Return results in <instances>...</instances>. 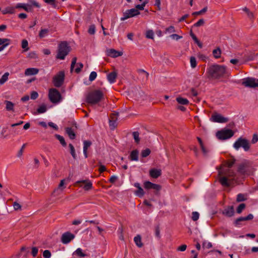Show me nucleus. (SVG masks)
Listing matches in <instances>:
<instances>
[{"instance_id":"nucleus-1","label":"nucleus","mask_w":258,"mask_h":258,"mask_svg":"<svg viewBox=\"0 0 258 258\" xmlns=\"http://www.w3.org/2000/svg\"><path fill=\"white\" fill-rule=\"evenodd\" d=\"M207 73L210 79H219L228 74L226 67L218 64L211 66Z\"/></svg>"},{"instance_id":"nucleus-2","label":"nucleus","mask_w":258,"mask_h":258,"mask_svg":"<svg viewBox=\"0 0 258 258\" xmlns=\"http://www.w3.org/2000/svg\"><path fill=\"white\" fill-rule=\"evenodd\" d=\"M104 97L103 93L100 90H95L88 93L86 97V102L91 105L99 103Z\"/></svg>"},{"instance_id":"nucleus-3","label":"nucleus","mask_w":258,"mask_h":258,"mask_svg":"<svg viewBox=\"0 0 258 258\" xmlns=\"http://www.w3.org/2000/svg\"><path fill=\"white\" fill-rule=\"evenodd\" d=\"M71 51V47L67 41H61L58 46V51L56 57L64 59Z\"/></svg>"},{"instance_id":"nucleus-4","label":"nucleus","mask_w":258,"mask_h":258,"mask_svg":"<svg viewBox=\"0 0 258 258\" xmlns=\"http://www.w3.org/2000/svg\"><path fill=\"white\" fill-rule=\"evenodd\" d=\"M233 147L237 150L242 147L245 151H248L250 149V145L248 140L240 137L234 143Z\"/></svg>"},{"instance_id":"nucleus-5","label":"nucleus","mask_w":258,"mask_h":258,"mask_svg":"<svg viewBox=\"0 0 258 258\" xmlns=\"http://www.w3.org/2000/svg\"><path fill=\"white\" fill-rule=\"evenodd\" d=\"M234 132L230 129L224 128L219 131L216 133L217 138L221 140L228 139L234 135Z\"/></svg>"},{"instance_id":"nucleus-6","label":"nucleus","mask_w":258,"mask_h":258,"mask_svg":"<svg viewBox=\"0 0 258 258\" xmlns=\"http://www.w3.org/2000/svg\"><path fill=\"white\" fill-rule=\"evenodd\" d=\"M48 96L50 101L53 103H57L61 99L60 93L57 89L54 88L49 89Z\"/></svg>"},{"instance_id":"nucleus-7","label":"nucleus","mask_w":258,"mask_h":258,"mask_svg":"<svg viewBox=\"0 0 258 258\" xmlns=\"http://www.w3.org/2000/svg\"><path fill=\"white\" fill-rule=\"evenodd\" d=\"M64 80V73L60 71L53 78L52 82L56 87H60L63 84Z\"/></svg>"},{"instance_id":"nucleus-8","label":"nucleus","mask_w":258,"mask_h":258,"mask_svg":"<svg viewBox=\"0 0 258 258\" xmlns=\"http://www.w3.org/2000/svg\"><path fill=\"white\" fill-rule=\"evenodd\" d=\"M250 171V166L247 162L239 164L237 168V172L242 175L249 174Z\"/></svg>"},{"instance_id":"nucleus-9","label":"nucleus","mask_w":258,"mask_h":258,"mask_svg":"<svg viewBox=\"0 0 258 258\" xmlns=\"http://www.w3.org/2000/svg\"><path fill=\"white\" fill-rule=\"evenodd\" d=\"M140 14V12L135 8L127 10L123 13V17L121 18V20L124 21L128 18L138 16Z\"/></svg>"},{"instance_id":"nucleus-10","label":"nucleus","mask_w":258,"mask_h":258,"mask_svg":"<svg viewBox=\"0 0 258 258\" xmlns=\"http://www.w3.org/2000/svg\"><path fill=\"white\" fill-rule=\"evenodd\" d=\"M242 85L249 88L258 87V79L253 78H247L243 81Z\"/></svg>"},{"instance_id":"nucleus-11","label":"nucleus","mask_w":258,"mask_h":258,"mask_svg":"<svg viewBox=\"0 0 258 258\" xmlns=\"http://www.w3.org/2000/svg\"><path fill=\"white\" fill-rule=\"evenodd\" d=\"M211 120L215 122L224 123L228 121V118L218 113L214 112L211 116Z\"/></svg>"},{"instance_id":"nucleus-12","label":"nucleus","mask_w":258,"mask_h":258,"mask_svg":"<svg viewBox=\"0 0 258 258\" xmlns=\"http://www.w3.org/2000/svg\"><path fill=\"white\" fill-rule=\"evenodd\" d=\"M75 238V235L70 232L64 233L61 237V241L63 244H68Z\"/></svg>"},{"instance_id":"nucleus-13","label":"nucleus","mask_w":258,"mask_h":258,"mask_svg":"<svg viewBox=\"0 0 258 258\" xmlns=\"http://www.w3.org/2000/svg\"><path fill=\"white\" fill-rule=\"evenodd\" d=\"M253 218V216L252 214H248L246 217H240L237 219H236L234 223L235 226H237L241 224V222H243L245 221L251 220Z\"/></svg>"},{"instance_id":"nucleus-14","label":"nucleus","mask_w":258,"mask_h":258,"mask_svg":"<svg viewBox=\"0 0 258 258\" xmlns=\"http://www.w3.org/2000/svg\"><path fill=\"white\" fill-rule=\"evenodd\" d=\"M223 174L227 177L232 178L233 180L235 179L234 178L236 175L235 172L233 170L230 169H222L219 172V174Z\"/></svg>"},{"instance_id":"nucleus-15","label":"nucleus","mask_w":258,"mask_h":258,"mask_svg":"<svg viewBox=\"0 0 258 258\" xmlns=\"http://www.w3.org/2000/svg\"><path fill=\"white\" fill-rule=\"evenodd\" d=\"M224 216L227 217H231L234 215V210L233 206H228L226 207L222 212Z\"/></svg>"},{"instance_id":"nucleus-16","label":"nucleus","mask_w":258,"mask_h":258,"mask_svg":"<svg viewBox=\"0 0 258 258\" xmlns=\"http://www.w3.org/2000/svg\"><path fill=\"white\" fill-rule=\"evenodd\" d=\"M122 54V52L117 51L114 49H110L107 50V55L112 57H117L121 56Z\"/></svg>"},{"instance_id":"nucleus-17","label":"nucleus","mask_w":258,"mask_h":258,"mask_svg":"<svg viewBox=\"0 0 258 258\" xmlns=\"http://www.w3.org/2000/svg\"><path fill=\"white\" fill-rule=\"evenodd\" d=\"M66 133L68 135L69 138L71 140H74L76 137V135L75 133L74 129L71 127H67L65 128Z\"/></svg>"},{"instance_id":"nucleus-18","label":"nucleus","mask_w":258,"mask_h":258,"mask_svg":"<svg viewBox=\"0 0 258 258\" xmlns=\"http://www.w3.org/2000/svg\"><path fill=\"white\" fill-rule=\"evenodd\" d=\"M134 186L138 188V190H136L135 194L139 197H142L145 194L143 189L140 185L139 183L136 182L134 184Z\"/></svg>"},{"instance_id":"nucleus-19","label":"nucleus","mask_w":258,"mask_h":258,"mask_svg":"<svg viewBox=\"0 0 258 258\" xmlns=\"http://www.w3.org/2000/svg\"><path fill=\"white\" fill-rule=\"evenodd\" d=\"M117 75V74L115 71L112 72L108 74L107 80L110 83H113L115 82Z\"/></svg>"},{"instance_id":"nucleus-20","label":"nucleus","mask_w":258,"mask_h":258,"mask_svg":"<svg viewBox=\"0 0 258 258\" xmlns=\"http://www.w3.org/2000/svg\"><path fill=\"white\" fill-rule=\"evenodd\" d=\"M161 175V170L156 169H152L150 170V175L154 178H157Z\"/></svg>"},{"instance_id":"nucleus-21","label":"nucleus","mask_w":258,"mask_h":258,"mask_svg":"<svg viewBox=\"0 0 258 258\" xmlns=\"http://www.w3.org/2000/svg\"><path fill=\"white\" fill-rule=\"evenodd\" d=\"M39 70L37 68H28L25 71V75L26 76L35 75L38 74Z\"/></svg>"},{"instance_id":"nucleus-22","label":"nucleus","mask_w":258,"mask_h":258,"mask_svg":"<svg viewBox=\"0 0 258 258\" xmlns=\"http://www.w3.org/2000/svg\"><path fill=\"white\" fill-rule=\"evenodd\" d=\"M129 158L131 161H138L139 159V151L136 149L132 151L129 156Z\"/></svg>"},{"instance_id":"nucleus-23","label":"nucleus","mask_w":258,"mask_h":258,"mask_svg":"<svg viewBox=\"0 0 258 258\" xmlns=\"http://www.w3.org/2000/svg\"><path fill=\"white\" fill-rule=\"evenodd\" d=\"M64 179L61 180L58 185V188L54 190L53 194L54 195V196H58L62 191V190L64 188V187L62 188L61 187L64 185Z\"/></svg>"},{"instance_id":"nucleus-24","label":"nucleus","mask_w":258,"mask_h":258,"mask_svg":"<svg viewBox=\"0 0 258 258\" xmlns=\"http://www.w3.org/2000/svg\"><path fill=\"white\" fill-rule=\"evenodd\" d=\"M5 104H6V109L7 111H14V104L10 101L6 100L5 101Z\"/></svg>"},{"instance_id":"nucleus-25","label":"nucleus","mask_w":258,"mask_h":258,"mask_svg":"<svg viewBox=\"0 0 258 258\" xmlns=\"http://www.w3.org/2000/svg\"><path fill=\"white\" fill-rule=\"evenodd\" d=\"M219 181L222 185L226 187L230 186V183L228 182L227 177L226 176L221 177L219 179Z\"/></svg>"},{"instance_id":"nucleus-26","label":"nucleus","mask_w":258,"mask_h":258,"mask_svg":"<svg viewBox=\"0 0 258 258\" xmlns=\"http://www.w3.org/2000/svg\"><path fill=\"white\" fill-rule=\"evenodd\" d=\"M77 183H86L84 186L85 190H89L92 188V183L90 181L86 182V180L78 181Z\"/></svg>"},{"instance_id":"nucleus-27","label":"nucleus","mask_w":258,"mask_h":258,"mask_svg":"<svg viewBox=\"0 0 258 258\" xmlns=\"http://www.w3.org/2000/svg\"><path fill=\"white\" fill-rule=\"evenodd\" d=\"M134 241L139 247H142L143 246V244L142 242L141 236L140 235H138L134 238Z\"/></svg>"},{"instance_id":"nucleus-28","label":"nucleus","mask_w":258,"mask_h":258,"mask_svg":"<svg viewBox=\"0 0 258 258\" xmlns=\"http://www.w3.org/2000/svg\"><path fill=\"white\" fill-rule=\"evenodd\" d=\"M190 35L192 37V39L194 40L195 42L197 44L198 46L200 48H202V43L199 40L197 36L192 33L191 30H190Z\"/></svg>"},{"instance_id":"nucleus-29","label":"nucleus","mask_w":258,"mask_h":258,"mask_svg":"<svg viewBox=\"0 0 258 258\" xmlns=\"http://www.w3.org/2000/svg\"><path fill=\"white\" fill-rule=\"evenodd\" d=\"M235 162V159L232 157L231 159L228 160L225 162L224 166L230 168L234 165Z\"/></svg>"},{"instance_id":"nucleus-30","label":"nucleus","mask_w":258,"mask_h":258,"mask_svg":"<svg viewBox=\"0 0 258 258\" xmlns=\"http://www.w3.org/2000/svg\"><path fill=\"white\" fill-rule=\"evenodd\" d=\"M73 255H76L79 257H83L86 256V254L83 252L82 250L80 248H77L74 252Z\"/></svg>"},{"instance_id":"nucleus-31","label":"nucleus","mask_w":258,"mask_h":258,"mask_svg":"<svg viewBox=\"0 0 258 258\" xmlns=\"http://www.w3.org/2000/svg\"><path fill=\"white\" fill-rule=\"evenodd\" d=\"M176 100L179 104L181 105H187L189 103V101L187 99L181 97H177Z\"/></svg>"},{"instance_id":"nucleus-32","label":"nucleus","mask_w":258,"mask_h":258,"mask_svg":"<svg viewBox=\"0 0 258 258\" xmlns=\"http://www.w3.org/2000/svg\"><path fill=\"white\" fill-rule=\"evenodd\" d=\"M54 136L59 141L60 143L63 147H66L67 146V143L62 136L58 134H55Z\"/></svg>"},{"instance_id":"nucleus-33","label":"nucleus","mask_w":258,"mask_h":258,"mask_svg":"<svg viewBox=\"0 0 258 258\" xmlns=\"http://www.w3.org/2000/svg\"><path fill=\"white\" fill-rule=\"evenodd\" d=\"M213 54L215 58H219L221 56V50L219 47L213 50Z\"/></svg>"},{"instance_id":"nucleus-34","label":"nucleus","mask_w":258,"mask_h":258,"mask_svg":"<svg viewBox=\"0 0 258 258\" xmlns=\"http://www.w3.org/2000/svg\"><path fill=\"white\" fill-rule=\"evenodd\" d=\"M69 147L70 149V153L74 159L76 160L77 159V155L76 154V151L74 147L72 144H70L69 145Z\"/></svg>"},{"instance_id":"nucleus-35","label":"nucleus","mask_w":258,"mask_h":258,"mask_svg":"<svg viewBox=\"0 0 258 258\" xmlns=\"http://www.w3.org/2000/svg\"><path fill=\"white\" fill-rule=\"evenodd\" d=\"M9 73L8 72L5 73L2 78L0 79V85L4 84L8 79Z\"/></svg>"},{"instance_id":"nucleus-36","label":"nucleus","mask_w":258,"mask_h":258,"mask_svg":"<svg viewBox=\"0 0 258 258\" xmlns=\"http://www.w3.org/2000/svg\"><path fill=\"white\" fill-rule=\"evenodd\" d=\"M246 200H247V198L246 197V195H245L244 194H239L237 196L236 201L237 202H240L245 201Z\"/></svg>"},{"instance_id":"nucleus-37","label":"nucleus","mask_w":258,"mask_h":258,"mask_svg":"<svg viewBox=\"0 0 258 258\" xmlns=\"http://www.w3.org/2000/svg\"><path fill=\"white\" fill-rule=\"evenodd\" d=\"M47 108L46 105L44 104H42L37 108V112L38 113H43L45 112Z\"/></svg>"},{"instance_id":"nucleus-38","label":"nucleus","mask_w":258,"mask_h":258,"mask_svg":"<svg viewBox=\"0 0 258 258\" xmlns=\"http://www.w3.org/2000/svg\"><path fill=\"white\" fill-rule=\"evenodd\" d=\"M49 30L47 29H41L39 33V36L40 38H43L48 33Z\"/></svg>"},{"instance_id":"nucleus-39","label":"nucleus","mask_w":258,"mask_h":258,"mask_svg":"<svg viewBox=\"0 0 258 258\" xmlns=\"http://www.w3.org/2000/svg\"><path fill=\"white\" fill-rule=\"evenodd\" d=\"M151 153V150L149 148L143 150L141 152V156L143 158L147 157Z\"/></svg>"},{"instance_id":"nucleus-40","label":"nucleus","mask_w":258,"mask_h":258,"mask_svg":"<svg viewBox=\"0 0 258 258\" xmlns=\"http://www.w3.org/2000/svg\"><path fill=\"white\" fill-rule=\"evenodd\" d=\"M190 64L192 68H195L197 67V60L195 57L191 56L190 57Z\"/></svg>"},{"instance_id":"nucleus-41","label":"nucleus","mask_w":258,"mask_h":258,"mask_svg":"<svg viewBox=\"0 0 258 258\" xmlns=\"http://www.w3.org/2000/svg\"><path fill=\"white\" fill-rule=\"evenodd\" d=\"M83 150H88V148H89L92 145V142L90 141L85 140L83 142Z\"/></svg>"},{"instance_id":"nucleus-42","label":"nucleus","mask_w":258,"mask_h":258,"mask_svg":"<svg viewBox=\"0 0 258 258\" xmlns=\"http://www.w3.org/2000/svg\"><path fill=\"white\" fill-rule=\"evenodd\" d=\"M246 205L244 203L240 204L236 209V212L240 214L242 211L245 208Z\"/></svg>"},{"instance_id":"nucleus-43","label":"nucleus","mask_w":258,"mask_h":258,"mask_svg":"<svg viewBox=\"0 0 258 258\" xmlns=\"http://www.w3.org/2000/svg\"><path fill=\"white\" fill-rule=\"evenodd\" d=\"M205 24V20L203 19H200L197 23L194 24L192 27H199L203 26Z\"/></svg>"},{"instance_id":"nucleus-44","label":"nucleus","mask_w":258,"mask_h":258,"mask_svg":"<svg viewBox=\"0 0 258 258\" xmlns=\"http://www.w3.org/2000/svg\"><path fill=\"white\" fill-rule=\"evenodd\" d=\"M22 47L24 49V51H28L29 49L28 42L27 40L23 39L22 41Z\"/></svg>"},{"instance_id":"nucleus-45","label":"nucleus","mask_w":258,"mask_h":258,"mask_svg":"<svg viewBox=\"0 0 258 258\" xmlns=\"http://www.w3.org/2000/svg\"><path fill=\"white\" fill-rule=\"evenodd\" d=\"M207 9H208L207 7H205L200 11L193 12L192 13V15L197 16V15H201V14H204L205 12H206L207 11Z\"/></svg>"},{"instance_id":"nucleus-46","label":"nucleus","mask_w":258,"mask_h":258,"mask_svg":"<svg viewBox=\"0 0 258 258\" xmlns=\"http://www.w3.org/2000/svg\"><path fill=\"white\" fill-rule=\"evenodd\" d=\"M154 32L152 30H149L147 31L146 33V37L149 39H154Z\"/></svg>"},{"instance_id":"nucleus-47","label":"nucleus","mask_w":258,"mask_h":258,"mask_svg":"<svg viewBox=\"0 0 258 258\" xmlns=\"http://www.w3.org/2000/svg\"><path fill=\"white\" fill-rule=\"evenodd\" d=\"M133 135L135 142L137 144H139L140 141V139L139 138V133L138 132H134L133 133Z\"/></svg>"},{"instance_id":"nucleus-48","label":"nucleus","mask_w":258,"mask_h":258,"mask_svg":"<svg viewBox=\"0 0 258 258\" xmlns=\"http://www.w3.org/2000/svg\"><path fill=\"white\" fill-rule=\"evenodd\" d=\"M26 4L18 3V4H16V6H15V9H22L25 10V9L26 7Z\"/></svg>"},{"instance_id":"nucleus-49","label":"nucleus","mask_w":258,"mask_h":258,"mask_svg":"<svg viewBox=\"0 0 258 258\" xmlns=\"http://www.w3.org/2000/svg\"><path fill=\"white\" fill-rule=\"evenodd\" d=\"M95 26L94 25H91L88 29V33L91 35H93L95 33Z\"/></svg>"},{"instance_id":"nucleus-50","label":"nucleus","mask_w":258,"mask_h":258,"mask_svg":"<svg viewBox=\"0 0 258 258\" xmlns=\"http://www.w3.org/2000/svg\"><path fill=\"white\" fill-rule=\"evenodd\" d=\"M43 256L44 258H50L51 253L49 250H45L43 252Z\"/></svg>"},{"instance_id":"nucleus-51","label":"nucleus","mask_w":258,"mask_h":258,"mask_svg":"<svg viewBox=\"0 0 258 258\" xmlns=\"http://www.w3.org/2000/svg\"><path fill=\"white\" fill-rule=\"evenodd\" d=\"M97 77V73L96 72H92L89 76V81L92 82L94 81Z\"/></svg>"},{"instance_id":"nucleus-52","label":"nucleus","mask_w":258,"mask_h":258,"mask_svg":"<svg viewBox=\"0 0 258 258\" xmlns=\"http://www.w3.org/2000/svg\"><path fill=\"white\" fill-rule=\"evenodd\" d=\"M199 218V214L197 212H193L192 213V220L194 221H196L198 220Z\"/></svg>"},{"instance_id":"nucleus-53","label":"nucleus","mask_w":258,"mask_h":258,"mask_svg":"<svg viewBox=\"0 0 258 258\" xmlns=\"http://www.w3.org/2000/svg\"><path fill=\"white\" fill-rule=\"evenodd\" d=\"M109 125L111 129H114L117 126L116 120L109 119Z\"/></svg>"},{"instance_id":"nucleus-54","label":"nucleus","mask_w":258,"mask_h":258,"mask_svg":"<svg viewBox=\"0 0 258 258\" xmlns=\"http://www.w3.org/2000/svg\"><path fill=\"white\" fill-rule=\"evenodd\" d=\"M38 252V248L37 247H33L32 248L31 254L33 257H36Z\"/></svg>"},{"instance_id":"nucleus-55","label":"nucleus","mask_w":258,"mask_h":258,"mask_svg":"<svg viewBox=\"0 0 258 258\" xmlns=\"http://www.w3.org/2000/svg\"><path fill=\"white\" fill-rule=\"evenodd\" d=\"M45 3L49 4L53 6L54 8L56 7V4L55 0H43Z\"/></svg>"},{"instance_id":"nucleus-56","label":"nucleus","mask_w":258,"mask_h":258,"mask_svg":"<svg viewBox=\"0 0 258 258\" xmlns=\"http://www.w3.org/2000/svg\"><path fill=\"white\" fill-rule=\"evenodd\" d=\"M76 61H77V57H75L72 59L71 65V68H70L71 72H72L73 71L74 68L76 63Z\"/></svg>"},{"instance_id":"nucleus-57","label":"nucleus","mask_w":258,"mask_h":258,"mask_svg":"<svg viewBox=\"0 0 258 258\" xmlns=\"http://www.w3.org/2000/svg\"><path fill=\"white\" fill-rule=\"evenodd\" d=\"M77 65L79 66V67H78L76 69H75V72L77 74L79 73L81 70L82 69V68H83V64L81 62H79L78 63H77Z\"/></svg>"},{"instance_id":"nucleus-58","label":"nucleus","mask_w":258,"mask_h":258,"mask_svg":"<svg viewBox=\"0 0 258 258\" xmlns=\"http://www.w3.org/2000/svg\"><path fill=\"white\" fill-rule=\"evenodd\" d=\"M28 57L30 58L36 59L38 58L37 54L35 52H30L28 54Z\"/></svg>"},{"instance_id":"nucleus-59","label":"nucleus","mask_w":258,"mask_h":258,"mask_svg":"<svg viewBox=\"0 0 258 258\" xmlns=\"http://www.w3.org/2000/svg\"><path fill=\"white\" fill-rule=\"evenodd\" d=\"M29 247H26L25 246H23L21 248L20 251L21 252H25V255H27L29 252Z\"/></svg>"},{"instance_id":"nucleus-60","label":"nucleus","mask_w":258,"mask_h":258,"mask_svg":"<svg viewBox=\"0 0 258 258\" xmlns=\"http://www.w3.org/2000/svg\"><path fill=\"white\" fill-rule=\"evenodd\" d=\"M10 40L8 38H0V45H3L7 43H10Z\"/></svg>"},{"instance_id":"nucleus-61","label":"nucleus","mask_w":258,"mask_h":258,"mask_svg":"<svg viewBox=\"0 0 258 258\" xmlns=\"http://www.w3.org/2000/svg\"><path fill=\"white\" fill-rule=\"evenodd\" d=\"M151 189H155L156 191H159L161 189V186L159 184L152 183Z\"/></svg>"},{"instance_id":"nucleus-62","label":"nucleus","mask_w":258,"mask_h":258,"mask_svg":"<svg viewBox=\"0 0 258 258\" xmlns=\"http://www.w3.org/2000/svg\"><path fill=\"white\" fill-rule=\"evenodd\" d=\"M99 171L100 172V173H102L106 170L105 166L104 165H102L101 164V162H99Z\"/></svg>"},{"instance_id":"nucleus-63","label":"nucleus","mask_w":258,"mask_h":258,"mask_svg":"<svg viewBox=\"0 0 258 258\" xmlns=\"http://www.w3.org/2000/svg\"><path fill=\"white\" fill-rule=\"evenodd\" d=\"M144 187L146 189H151L152 183L150 181H147L144 182Z\"/></svg>"},{"instance_id":"nucleus-64","label":"nucleus","mask_w":258,"mask_h":258,"mask_svg":"<svg viewBox=\"0 0 258 258\" xmlns=\"http://www.w3.org/2000/svg\"><path fill=\"white\" fill-rule=\"evenodd\" d=\"M257 142H258V135L256 134H254L252 136V138L251 141L252 144H255Z\"/></svg>"}]
</instances>
